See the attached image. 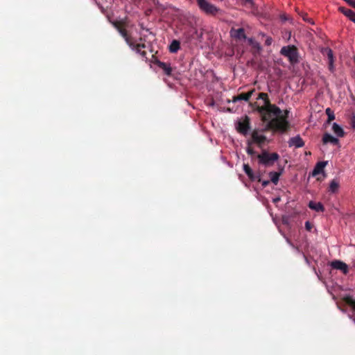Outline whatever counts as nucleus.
<instances>
[{"label": "nucleus", "mask_w": 355, "mask_h": 355, "mask_svg": "<svg viewBox=\"0 0 355 355\" xmlns=\"http://www.w3.org/2000/svg\"><path fill=\"white\" fill-rule=\"evenodd\" d=\"M257 98L262 99L264 102V105L259 106L257 105V103H250V105L260 114L261 119L263 122L268 121L272 117V114H278L280 113L281 109L276 105L270 103L266 93H259Z\"/></svg>", "instance_id": "obj_1"}, {"label": "nucleus", "mask_w": 355, "mask_h": 355, "mask_svg": "<svg viewBox=\"0 0 355 355\" xmlns=\"http://www.w3.org/2000/svg\"><path fill=\"white\" fill-rule=\"evenodd\" d=\"M289 111L281 110L280 113L278 114H272V117L267 121L265 126V130H272L274 132H286L291 127L290 123L288 120Z\"/></svg>", "instance_id": "obj_2"}, {"label": "nucleus", "mask_w": 355, "mask_h": 355, "mask_svg": "<svg viewBox=\"0 0 355 355\" xmlns=\"http://www.w3.org/2000/svg\"><path fill=\"white\" fill-rule=\"evenodd\" d=\"M258 162L260 165L265 167H270L274 165L275 162L279 159V155L277 153H269L266 150H263L260 154L256 155Z\"/></svg>", "instance_id": "obj_3"}, {"label": "nucleus", "mask_w": 355, "mask_h": 355, "mask_svg": "<svg viewBox=\"0 0 355 355\" xmlns=\"http://www.w3.org/2000/svg\"><path fill=\"white\" fill-rule=\"evenodd\" d=\"M281 55L287 58L291 64H294L299 62V53L297 47L294 45L283 46L280 50Z\"/></svg>", "instance_id": "obj_4"}, {"label": "nucleus", "mask_w": 355, "mask_h": 355, "mask_svg": "<svg viewBox=\"0 0 355 355\" xmlns=\"http://www.w3.org/2000/svg\"><path fill=\"white\" fill-rule=\"evenodd\" d=\"M237 132L246 136L250 130V118L245 115L241 117L235 124Z\"/></svg>", "instance_id": "obj_5"}, {"label": "nucleus", "mask_w": 355, "mask_h": 355, "mask_svg": "<svg viewBox=\"0 0 355 355\" xmlns=\"http://www.w3.org/2000/svg\"><path fill=\"white\" fill-rule=\"evenodd\" d=\"M200 9L207 15H216L220 9L207 0H196Z\"/></svg>", "instance_id": "obj_6"}, {"label": "nucleus", "mask_w": 355, "mask_h": 355, "mask_svg": "<svg viewBox=\"0 0 355 355\" xmlns=\"http://www.w3.org/2000/svg\"><path fill=\"white\" fill-rule=\"evenodd\" d=\"M264 132L267 131L265 130H254L251 134V140L252 144H256L259 147L261 148L262 146L264 144L265 141H266L267 138L263 135H260L259 132Z\"/></svg>", "instance_id": "obj_7"}, {"label": "nucleus", "mask_w": 355, "mask_h": 355, "mask_svg": "<svg viewBox=\"0 0 355 355\" xmlns=\"http://www.w3.org/2000/svg\"><path fill=\"white\" fill-rule=\"evenodd\" d=\"M114 26L116 29L119 31L120 35L123 37L125 42L128 45L130 42L132 41V38L128 34V31L125 28V24L123 21H116L114 23Z\"/></svg>", "instance_id": "obj_8"}, {"label": "nucleus", "mask_w": 355, "mask_h": 355, "mask_svg": "<svg viewBox=\"0 0 355 355\" xmlns=\"http://www.w3.org/2000/svg\"><path fill=\"white\" fill-rule=\"evenodd\" d=\"M230 35L232 37L238 40H246L247 37L245 33V30L243 28L238 29L232 28L230 31Z\"/></svg>", "instance_id": "obj_9"}, {"label": "nucleus", "mask_w": 355, "mask_h": 355, "mask_svg": "<svg viewBox=\"0 0 355 355\" xmlns=\"http://www.w3.org/2000/svg\"><path fill=\"white\" fill-rule=\"evenodd\" d=\"M288 144L289 147L302 148L304 146V142L300 135L291 137Z\"/></svg>", "instance_id": "obj_10"}, {"label": "nucleus", "mask_w": 355, "mask_h": 355, "mask_svg": "<svg viewBox=\"0 0 355 355\" xmlns=\"http://www.w3.org/2000/svg\"><path fill=\"white\" fill-rule=\"evenodd\" d=\"M331 266L334 269L343 271L344 274H347L348 272L347 265L341 261L335 260L331 261Z\"/></svg>", "instance_id": "obj_11"}, {"label": "nucleus", "mask_w": 355, "mask_h": 355, "mask_svg": "<svg viewBox=\"0 0 355 355\" xmlns=\"http://www.w3.org/2000/svg\"><path fill=\"white\" fill-rule=\"evenodd\" d=\"M322 142L324 144L330 143L334 146H337L339 144V140L329 133H324L323 135Z\"/></svg>", "instance_id": "obj_12"}, {"label": "nucleus", "mask_w": 355, "mask_h": 355, "mask_svg": "<svg viewBox=\"0 0 355 355\" xmlns=\"http://www.w3.org/2000/svg\"><path fill=\"white\" fill-rule=\"evenodd\" d=\"M156 64L160 69H162L164 71L165 74H166L167 76L171 75L172 68L171 67L170 64L159 60L157 61Z\"/></svg>", "instance_id": "obj_13"}, {"label": "nucleus", "mask_w": 355, "mask_h": 355, "mask_svg": "<svg viewBox=\"0 0 355 355\" xmlns=\"http://www.w3.org/2000/svg\"><path fill=\"white\" fill-rule=\"evenodd\" d=\"M308 206L311 209H313L317 212H323L324 211V207L321 202L310 201Z\"/></svg>", "instance_id": "obj_14"}, {"label": "nucleus", "mask_w": 355, "mask_h": 355, "mask_svg": "<svg viewBox=\"0 0 355 355\" xmlns=\"http://www.w3.org/2000/svg\"><path fill=\"white\" fill-rule=\"evenodd\" d=\"M327 162H318L313 171V173H312L313 175L315 176V175H317L322 173L324 171V168L325 166L327 165Z\"/></svg>", "instance_id": "obj_15"}, {"label": "nucleus", "mask_w": 355, "mask_h": 355, "mask_svg": "<svg viewBox=\"0 0 355 355\" xmlns=\"http://www.w3.org/2000/svg\"><path fill=\"white\" fill-rule=\"evenodd\" d=\"M340 187V182L337 179H334L331 181L329 187V191L333 193L338 191Z\"/></svg>", "instance_id": "obj_16"}, {"label": "nucleus", "mask_w": 355, "mask_h": 355, "mask_svg": "<svg viewBox=\"0 0 355 355\" xmlns=\"http://www.w3.org/2000/svg\"><path fill=\"white\" fill-rule=\"evenodd\" d=\"M323 53L327 54L328 60H329V69L331 70L333 69V63H334L333 51L329 48H325L323 51Z\"/></svg>", "instance_id": "obj_17"}, {"label": "nucleus", "mask_w": 355, "mask_h": 355, "mask_svg": "<svg viewBox=\"0 0 355 355\" xmlns=\"http://www.w3.org/2000/svg\"><path fill=\"white\" fill-rule=\"evenodd\" d=\"M243 171L251 181L255 180L256 178L254 175V173L248 164H243Z\"/></svg>", "instance_id": "obj_18"}, {"label": "nucleus", "mask_w": 355, "mask_h": 355, "mask_svg": "<svg viewBox=\"0 0 355 355\" xmlns=\"http://www.w3.org/2000/svg\"><path fill=\"white\" fill-rule=\"evenodd\" d=\"M180 49V43L178 40H176L172 41L168 48L169 51L173 53H177Z\"/></svg>", "instance_id": "obj_19"}, {"label": "nucleus", "mask_w": 355, "mask_h": 355, "mask_svg": "<svg viewBox=\"0 0 355 355\" xmlns=\"http://www.w3.org/2000/svg\"><path fill=\"white\" fill-rule=\"evenodd\" d=\"M281 175V172L271 171L269 173V177L270 178V182H272L274 184L277 185L279 176Z\"/></svg>", "instance_id": "obj_20"}, {"label": "nucleus", "mask_w": 355, "mask_h": 355, "mask_svg": "<svg viewBox=\"0 0 355 355\" xmlns=\"http://www.w3.org/2000/svg\"><path fill=\"white\" fill-rule=\"evenodd\" d=\"M332 130L335 135L338 137H343L344 136V130L343 129L336 123H334L332 125Z\"/></svg>", "instance_id": "obj_21"}, {"label": "nucleus", "mask_w": 355, "mask_h": 355, "mask_svg": "<svg viewBox=\"0 0 355 355\" xmlns=\"http://www.w3.org/2000/svg\"><path fill=\"white\" fill-rule=\"evenodd\" d=\"M338 10L343 14H344L346 17H347L349 19H351V18L355 14V12L353 10L346 8L345 7H339Z\"/></svg>", "instance_id": "obj_22"}, {"label": "nucleus", "mask_w": 355, "mask_h": 355, "mask_svg": "<svg viewBox=\"0 0 355 355\" xmlns=\"http://www.w3.org/2000/svg\"><path fill=\"white\" fill-rule=\"evenodd\" d=\"M249 100V95H247L246 93H241L237 96H234L232 98V102L236 103L239 101H248Z\"/></svg>", "instance_id": "obj_23"}, {"label": "nucleus", "mask_w": 355, "mask_h": 355, "mask_svg": "<svg viewBox=\"0 0 355 355\" xmlns=\"http://www.w3.org/2000/svg\"><path fill=\"white\" fill-rule=\"evenodd\" d=\"M343 300L347 305L355 311V300H354L352 296H346L344 297Z\"/></svg>", "instance_id": "obj_24"}, {"label": "nucleus", "mask_w": 355, "mask_h": 355, "mask_svg": "<svg viewBox=\"0 0 355 355\" xmlns=\"http://www.w3.org/2000/svg\"><path fill=\"white\" fill-rule=\"evenodd\" d=\"M248 146L246 148V152L247 153L250 155L252 157L256 155V152L252 148V141L250 140H248L247 141Z\"/></svg>", "instance_id": "obj_25"}, {"label": "nucleus", "mask_w": 355, "mask_h": 355, "mask_svg": "<svg viewBox=\"0 0 355 355\" xmlns=\"http://www.w3.org/2000/svg\"><path fill=\"white\" fill-rule=\"evenodd\" d=\"M326 114L328 116L327 123H330L331 121L334 120L335 115L334 112L329 107L326 109Z\"/></svg>", "instance_id": "obj_26"}, {"label": "nucleus", "mask_w": 355, "mask_h": 355, "mask_svg": "<svg viewBox=\"0 0 355 355\" xmlns=\"http://www.w3.org/2000/svg\"><path fill=\"white\" fill-rule=\"evenodd\" d=\"M129 47L130 48H140V49H145L146 47V44L144 43H141V44H135L133 41V40H132V41L130 42V44H128Z\"/></svg>", "instance_id": "obj_27"}, {"label": "nucleus", "mask_w": 355, "mask_h": 355, "mask_svg": "<svg viewBox=\"0 0 355 355\" xmlns=\"http://www.w3.org/2000/svg\"><path fill=\"white\" fill-rule=\"evenodd\" d=\"M300 15H301L302 19L304 21H306V22L310 23V24H313V20L308 17V15L306 13L301 12Z\"/></svg>", "instance_id": "obj_28"}, {"label": "nucleus", "mask_w": 355, "mask_h": 355, "mask_svg": "<svg viewBox=\"0 0 355 355\" xmlns=\"http://www.w3.org/2000/svg\"><path fill=\"white\" fill-rule=\"evenodd\" d=\"M305 228L307 231L311 232L313 228V225L309 221L305 223Z\"/></svg>", "instance_id": "obj_29"}, {"label": "nucleus", "mask_w": 355, "mask_h": 355, "mask_svg": "<svg viewBox=\"0 0 355 355\" xmlns=\"http://www.w3.org/2000/svg\"><path fill=\"white\" fill-rule=\"evenodd\" d=\"M252 47L258 51H260L261 49L260 44L259 42H257V41L254 42V43H253V44L252 45Z\"/></svg>", "instance_id": "obj_30"}, {"label": "nucleus", "mask_w": 355, "mask_h": 355, "mask_svg": "<svg viewBox=\"0 0 355 355\" xmlns=\"http://www.w3.org/2000/svg\"><path fill=\"white\" fill-rule=\"evenodd\" d=\"M272 37H268L265 41V44L267 46H270L272 44Z\"/></svg>", "instance_id": "obj_31"}, {"label": "nucleus", "mask_w": 355, "mask_h": 355, "mask_svg": "<svg viewBox=\"0 0 355 355\" xmlns=\"http://www.w3.org/2000/svg\"><path fill=\"white\" fill-rule=\"evenodd\" d=\"M241 1L243 5H247V4L252 5L253 4L252 0H241Z\"/></svg>", "instance_id": "obj_32"}, {"label": "nucleus", "mask_w": 355, "mask_h": 355, "mask_svg": "<svg viewBox=\"0 0 355 355\" xmlns=\"http://www.w3.org/2000/svg\"><path fill=\"white\" fill-rule=\"evenodd\" d=\"M140 55H141V56L143 58H146V59H147V53H146V51H141V52L140 53Z\"/></svg>", "instance_id": "obj_33"}, {"label": "nucleus", "mask_w": 355, "mask_h": 355, "mask_svg": "<svg viewBox=\"0 0 355 355\" xmlns=\"http://www.w3.org/2000/svg\"><path fill=\"white\" fill-rule=\"evenodd\" d=\"M254 42H256V41L253 38H252V37L248 38V42L250 46H252L253 44V43H254Z\"/></svg>", "instance_id": "obj_34"}, {"label": "nucleus", "mask_w": 355, "mask_h": 355, "mask_svg": "<svg viewBox=\"0 0 355 355\" xmlns=\"http://www.w3.org/2000/svg\"><path fill=\"white\" fill-rule=\"evenodd\" d=\"M270 183V180H263L262 181L261 184H262V186L263 187H266V186H268Z\"/></svg>", "instance_id": "obj_35"}, {"label": "nucleus", "mask_w": 355, "mask_h": 355, "mask_svg": "<svg viewBox=\"0 0 355 355\" xmlns=\"http://www.w3.org/2000/svg\"><path fill=\"white\" fill-rule=\"evenodd\" d=\"M347 3L355 8V0H349Z\"/></svg>", "instance_id": "obj_36"}, {"label": "nucleus", "mask_w": 355, "mask_h": 355, "mask_svg": "<svg viewBox=\"0 0 355 355\" xmlns=\"http://www.w3.org/2000/svg\"><path fill=\"white\" fill-rule=\"evenodd\" d=\"M130 49H131L132 50H133V51H136V53H139V54H140V53L141 52V49H140V48H134V47H133V48H130Z\"/></svg>", "instance_id": "obj_37"}, {"label": "nucleus", "mask_w": 355, "mask_h": 355, "mask_svg": "<svg viewBox=\"0 0 355 355\" xmlns=\"http://www.w3.org/2000/svg\"><path fill=\"white\" fill-rule=\"evenodd\" d=\"M254 92V89L250 90V92H247L246 94L249 95V99L251 98L252 95Z\"/></svg>", "instance_id": "obj_38"}, {"label": "nucleus", "mask_w": 355, "mask_h": 355, "mask_svg": "<svg viewBox=\"0 0 355 355\" xmlns=\"http://www.w3.org/2000/svg\"><path fill=\"white\" fill-rule=\"evenodd\" d=\"M351 21H352L354 23H355V14L354 15V16L351 18L350 19Z\"/></svg>", "instance_id": "obj_39"}, {"label": "nucleus", "mask_w": 355, "mask_h": 355, "mask_svg": "<svg viewBox=\"0 0 355 355\" xmlns=\"http://www.w3.org/2000/svg\"><path fill=\"white\" fill-rule=\"evenodd\" d=\"M352 127L355 128V117H354V120L352 121Z\"/></svg>", "instance_id": "obj_40"}, {"label": "nucleus", "mask_w": 355, "mask_h": 355, "mask_svg": "<svg viewBox=\"0 0 355 355\" xmlns=\"http://www.w3.org/2000/svg\"><path fill=\"white\" fill-rule=\"evenodd\" d=\"M139 41H140V42H144V41H145V40H144V38H142V37H140V38H139Z\"/></svg>", "instance_id": "obj_41"}, {"label": "nucleus", "mask_w": 355, "mask_h": 355, "mask_svg": "<svg viewBox=\"0 0 355 355\" xmlns=\"http://www.w3.org/2000/svg\"><path fill=\"white\" fill-rule=\"evenodd\" d=\"M344 1H346L347 3H348L349 0H344Z\"/></svg>", "instance_id": "obj_42"}]
</instances>
